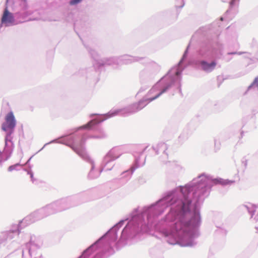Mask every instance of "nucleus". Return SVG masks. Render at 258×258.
<instances>
[{"instance_id":"nucleus-1","label":"nucleus","mask_w":258,"mask_h":258,"mask_svg":"<svg viewBox=\"0 0 258 258\" xmlns=\"http://www.w3.org/2000/svg\"><path fill=\"white\" fill-rule=\"evenodd\" d=\"M232 180L213 178L205 173L194 178L191 181L180 187L182 198L178 200L174 196L168 195L149 208L155 215L162 213L168 206L173 205L171 210L166 216L162 233L170 244L181 246H192L197 234L194 228L201 223V217L197 206L209 195L211 187L217 183L231 184Z\"/></svg>"},{"instance_id":"nucleus-2","label":"nucleus","mask_w":258,"mask_h":258,"mask_svg":"<svg viewBox=\"0 0 258 258\" xmlns=\"http://www.w3.org/2000/svg\"><path fill=\"white\" fill-rule=\"evenodd\" d=\"M180 74L181 72L178 70V67L172 68L167 75L163 77L150 90V94L156 93V95L146 99L148 102H150L156 99L165 93L173 84L178 83L180 80Z\"/></svg>"},{"instance_id":"nucleus-3","label":"nucleus","mask_w":258,"mask_h":258,"mask_svg":"<svg viewBox=\"0 0 258 258\" xmlns=\"http://www.w3.org/2000/svg\"><path fill=\"white\" fill-rule=\"evenodd\" d=\"M123 221H121L116 225H115L112 228H111L106 234L101 237L94 244L91 245L89 248L86 249L82 254L79 258H87L89 254L92 252L93 250L96 249L98 246L102 244V241L105 237L107 236L110 237L111 241H115L117 238V230L122 226Z\"/></svg>"},{"instance_id":"nucleus-4","label":"nucleus","mask_w":258,"mask_h":258,"mask_svg":"<svg viewBox=\"0 0 258 258\" xmlns=\"http://www.w3.org/2000/svg\"><path fill=\"white\" fill-rule=\"evenodd\" d=\"M16 124V121L13 113L12 112H9L6 116V121L2 125L3 130L7 133L5 138V147L4 149V152L6 153L9 152L10 153H12V149H8V142H9L12 144L11 140V135L13 132Z\"/></svg>"},{"instance_id":"nucleus-5","label":"nucleus","mask_w":258,"mask_h":258,"mask_svg":"<svg viewBox=\"0 0 258 258\" xmlns=\"http://www.w3.org/2000/svg\"><path fill=\"white\" fill-rule=\"evenodd\" d=\"M148 103L147 100H143L126 108L111 110L106 115L107 118L111 117L117 114L125 116L136 112L144 108Z\"/></svg>"},{"instance_id":"nucleus-6","label":"nucleus","mask_w":258,"mask_h":258,"mask_svg":"<svg viewBox=\"0 0 258 258\" xmlns=\"http://www.w3.org/2000/svg\"><path fill=\"white\" fill-rule=\"evenodd\" d=\"M123 153L122 147H117L111 149L104 157V169L110 170L113 166L112 162L118 158Z\"/></svg>"},{"instance_id":"nucleus-7","label":"nucleus","mask_w":258,"mask_h":258,"mask_svg":"<svg viewBox=\"0 0 258 258\" xmlns=\"http://www.w3.org/2000/svg\"><path fill=\"white\" fill-rule=\"evenodd\" d=\"M16 5V17L22 18L24 21L27 20L28 16L32 14V11L29 10V6L27 0H17Z\"/></svg>"},{"instance_id":"nucleus-8","label":"nucleus","mask_w":258,"mask_h":258,"mask_svg":"<svg viewBox=\"0 0 258 258\" xmlns=\"http://www.w3.org/2000/svg\"><path fill=\"white\" fill-rule=\"evenodd\" d=\"M15 17L16 20H15L13 14L10 13L8 9V7H6L2 18L1 26H10L25 22L22 18L16 17V14H15Z\"/></svg>"},{"instance_id":"nucleus-9","label":"nucleus","mask_w":258,"mask_h":258,"mask_svg":"<svg viewBox=\"0 0 258 258\" xmlns=\"http://www.w3.org/2000/svg\"><path fill=\"white\" fill-rule=\"evenodd\" d=\"M63 208L59 207V203H53L41 209L38 212L34 213V216L38 215V218H41L56 212L62 210Z\"/></svg>"},{"instance_id":"nucleus-10","label":"nucleus","mask_w":258,"mask_h":258,"mask_svg":"<svg viewBox=\"0 0 258 258\" xmlns=\"http://www.w3.org/2000/svg\"><path fill=\"white\" fill-rule=\"evenodd\" d=\"M38 247L32 242L27 243L22 252V258H35Z\"/></svg>"},{"instance_id":"nucleus-11","label":"nucleus","mask_w":258,"mask_h":258,"mask_svg":"<svg viewBox=\"0 0 258 258\" xmlns=\"http://www.w3.org/2000/svg\"><path fill=\"white\" fill-rule=\"evenodd\" d=\"M84 141H82L81 144L79 145H74L72 148L76 152V153L78 154L80 156H81L82 158H83L84 159H88L90 160V162L92 163V170L91 171L89 175L92 178L95 177L94 176H92L93 174V170L94 168V164L93 161H92L88 155H87L86 150L83 145V144L84 143Z\"/></svg>"},{"instance_id":"nucleus-12","label":"nucleus","mask_w":258,"mask_h":258,"mask_svg":"<svg viewBox=\"0 0 258 258\" xmlns=\"http://www.w3.org/2000/svg\"><path fill=\"white\" fill-rule=\"evenodd\" d=\"M200 63L202 69L206 72L212 71L216 66V63L215 61L208 63L205 61H202Z\"/></svg>"},{"instance_id":"nucleus-13","label":"nucleus","mask_w":258,"mask_h":258,"mask_svg":"<svg viewBox=\"0 0 258 258\" xmlns=\"http://www.w3.org/2000/svg\"><path fill=\"white\" fill-rule=\"evenodd\" d=\"M14 233V232L8 231L0 233V244L6 240L13 238ZM15 233L18 234V233L16 232Z\"/></svg>"},{"instance_id":"nucleus-14","label":"nucleus","mask_w":258,"mask_h":258,"mask_svg":"<svg viewBox=\"0 0 258 258\" xmlns=\"http://www.w3.org/2000/svg\"><path fill=\"white\" fill-rule=\"evenodd\" d=\"M243 208H246L248 213L251 214V218H252L254 213L255 211L256 206L252 204L248 203L243 206Z\"/></svg>"},{"instance_id":"nucleus-15","label":"nucleus","mask_w":258,"mask_h":258,"mask_svg":"<svg viewBox=\"0 0 258 258\" xmlns=\"http://www.w3.org/2000/svg\"><path fill=\"white\" fill-rule=\"evenodd\" d=\"M250 89L258 92V76L254 79L253 82L248 86L247 91H248Z\"/></svg>"},{"instance_id":"nucleus-16","label":"nucleus","mask_w":258,"mask_h":258,"mask_svg":"<svg viewBox=\"0 0 258 258\" xmlns=\"http://www.w3.org/2000/svg\"><path fill=\"white\" fill-rule=\"evenodd\" d=\"M123 61H124V63H128L133 61H134L135 60H137L136 59H135L134 57L126 55L125 56L123 59Z\"/></svg>"},{"instance_id":"nucleus-17","label":"nucleus","mask_w":258,"mask_h":258,"mask_svg":"<svg viewBox=\"0 0 258 258\" xmlns=\"http://www.w3.org/2000/svg\"><path fill=\"white\" fill-rule=\"evenodd\" d=\"M132 223L130 222L127 224V225L125 226V227L123 229L122 231V234L124 235L126 234L128 231L130 229L131 225H132Z\"/></svg>"},{"instance_id":"nucleus-18","label":"nucleus","mask_w":258,"mask_h":258,"mask_svg":"<svg viewBox=\"0 0 258 258\" xmlns=\"http://www.w3.org/2000/svg\"><path fill=\"white\" fill-rule=\"evenodd\" d=\"M20 166L21 165L19 163H17L15 165L10 166L8 168V170L9 171L11 172L14 170H17V167Z\"/></svg>"},{"instance_id":"nucleus-19","label":"nucleus","mask_w":258,"mask_h":258,"mask_svg":"<svg viewBox=\"0 0 258 258\" xmlns=\"http://www.w3.org/2000/svg\"><path fill=\"white\" fill-rule=\"evenodd\" d=\"M82 1V0H71L70 2V4L72 6L76 5L81 3Z\"/></svg>"},{"instance_id":"nucleus-20","label":"nucleus","mask_w":258,"mask_h":258,"mask_svg":"<svg viewBox=\"0 0 258 258\" xmlns=\"http://www.w3.org/2000/svg\"><path fill=\"white\" fill-rule=\"evenodd\" d=\"M96 122V121H93V120H92L90 122H89L87 125H85V126H82L81 128H90L91 127V125L94 123V122Z\"/></svg>"},{"instance_id":"nucleus-21","label":"nucleus","mask_w":258,"mask_h":258,"mask_svg":"<svg viewBox=\"0 0 258 258\" xmlns=\"http://www.w3.org/2000/svg\"><path fill=\"white\" fill-rule=\"evenodd\" d=\"M236 0H232V1L230 2V5L231 7L235 5Z\"/></svg>"},{"instance_id":"nucleus-22","label":"nucleus","mask_w":258,"mask_h":258,"mask_svg":"<svg viewBox=\"0 0 258 258\" xmlns=\"http://www.w3.org/2000/svg\"><path fill=\"white\" fill-rule=\"evenodd\" d=\"M29 174H30V176H31V177L32 180H33V173H30Z\"/></svg>"},{"instance_id":"nucleus-23","label":"nucleus","mask_w":258,"mask_h":258,"mask_svg":"<svg viewBox=\"0 0 258 258\" xmlns=\"http://www.w3.org/2000/svg\"><path fill=\"white\" fill-rule=\"evenodd\" d=\"M254 220H255V221H258V218L256 219V217H254Z\"/></svg>"},{"instance_id":"nucleus-24","label":"nucleus","mask_w":258,"mask_h":258,"mask_svg":"<svg viewBox=\"0 0 258 258\" xmlns=\"http://www.w3.org/2000/svg\"><path fill=\"white\" fill-rule=\"evenodd\" d=\"M106 64H110L111 63L110 62H105Z\"/></svg>"},{"instance_id":"nucleus-25","label":"nucleus","mask_w":258,"mask_h":258,"mask_svg":"<svg viewBox=\"0 0 258 258\" xmlns=\"http://www.w3.org/2000/svg\"><path fill=\"white\" fill-rule=\"evenodd\" d=\"M256 229H257V232H258V227H256Z\"/></svg>"},{"instance_id":"nucleus-26","label":"nucleus","mask_w":258,"mask_h":258,"mask_svg":"<svg viewBox=\"0 0 258 258\" xmlns=\"http://www.w3.org/2000/svg\"><path fill=\"white\" fill-rule=\"evenodd\" d=\"M8 1H9V0H7V3H8Z\"/></svg>"},{"instance_id":"nucleus-27","label":"nucleus","mask_w":258,"mask_h":258,"mask_svg":"<svg viewBox=\"0 0 258 258\" xmlns=\"http://www.w3.org/2000/svg\"><path fill=\"white\" fill-rule=\"evenodd\" d=\"M239 0H237V1H238Z\"/></svg>"}]
</instances>
